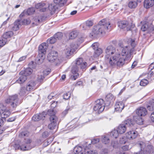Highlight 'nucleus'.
Listing matches in <instances>:
<instances>
[{
	"label": "nucleus",
	"instance_id": "obj_1",
	"mask_svg": "<svg viewBox=\"0 0 154 154\" xmlns=\"http://www.w3.org/2000/svg\"><path fill=\"white\" fill-rule=\"evenodd\" d=\"M112 45L108 46L105 50V60L110 66H116L118 68L122 67L126 61L130 59L131 54L127 47L122 48L121 54Z\"/></svg>",
	"mask_w": 154,
	"mask_h": 154
},
{
	"label": "nucleus",
	"instance_id": "obj_2",
	"mask_svg": "<svg viewBox=\"0 0 154 154\" xmlns=\"http://www.w3.org/2000/svg\"><path fill=\"white\" fill-rule=\"evenodd\" d=\"M110 23L108 20L103 19L99 22L97 25L94 27L91 32V36L95 37L100 34H104L107 30H110Z\"/></svg>",
	"mask_w": 154,
	"mask_h": 154
},
{
	"label": "nucleus",
	"instance_id": "obj_3",
	"mask_svg": "<svg viewBox=\"0 0 154 154\" xmlns=\"http://www.w3.org/2000/svg\"><path fill=\"white\" fill-rule=\"evenodd\" d=\"M48 47V44L46 43H43L39 45L38 48L39 53L35 59L38 63H41L43 61L45 58V54Z\"/></svg>",
	"mask_w": 154,
	"mask_h": 154
},
{
	"label": "nucleus",
	"instance_id": "obj_4",
	"mask_svg": "<svg viewBox=\"0 0 154 154\" xmlns=\"http://www.w3.org/2000/svg\"><path fill=\"white\" fill-rule=\"evenodd\" d=\"M32 70L30 68H27L24 71H21L20 74L21 75L16 82L20 84L23 83L27 79L26 76L30 75L32 73Z\"/></svg>",
	"mask_w": 154,
	"mask_h": 154
},
{
	"label": "nucleus",
	"instance_id": "obj_5",
	"mask_svg": "<svg viewBox=\"0 0 154 154\" xmlns=\"http://www.w3.org/2000/svg\"><path fill=\"white\" fill-rule=\"evenodd\" d=\"M58 55V53L57 51H51L48 54L47 59L50 62H53L55 61L56 64H58L63 60L61 59L57 58Z\"/></svg>",
	"mask_w": 154,
	"mask_h": 154
},
{
	"label": "nucleus",
	"instance_id": "obj_6",
	"mask_svg": "<svg viewBox=\"0 0 154 154\" xmlns=\"http://www.w3.org/2000/svg\"><path fill=\"white\" fill-rule=\"evenodd\" d=\"M24 142L26 143L25 145H22L21 146H19L18 145L15 144L14 146L15 149H20L22 151L28 150L31 149L33 146H30L31 143V140L29 139H24Z\"/></svg>",
	"mask_w": 154,
	"mask_h": 154
},
{
	"label": "nucleus",
	"instance_id": "obj_7",
	"mask_svg": "<svg viewBox=\"0 0 154 154\" xmlns=\"http://www.w3.org/2000/svg\"><path fill=\"white\" fill-rule=\"evenodd\" d=\"M18 96L17 95L15 94L10 96L5 100V102L10 105L12 108H15L18 104Z\"/></svg>",
	"mask_w": 154,
	"mask_h": 154
},
{
	"label": "nucleus",
	"instance_id": "obj_8",
	"mask_svg": "<svg viewBox=\"0 0 154 154\" xmlns=\"http://www.w3.org/2000/svg\"><path fill=\"white\" fill-rule=\"evenodd\" d=\"M96 104L94 109L95 111H97L98 113L102 112L105 108L104 101L102 99H99L95 101ZM106 105V104H105Z\"/></svg>",
	"mask_w": 154,
	"mask_h": 154
},
{
	"label": "nucleus",
	"instance_id": "obj_9",
	"mask_svg": "<svg viewBox=\"0 0 154 154\" xmlns=\"http://www.w3.org/2000/svg\"><path fill=\"white\" fill-rule=\"evenodd\" d=\"M78 47V45H76L74 43H71L70 45L66 46V49L64 50L65 54L67 56L71 55Z\"/></svg>",
	"mask_w": 154,
	"mask_h": 154
},
{
	"label": "nucleus",
	"instance_id": "obj_10",
	"mask_svg": "<svg viewBox=\"0 0 154 154\" xmlns=\"http://www.w3.org/2000/svg\"><path fill=\"white\" fill-rule=\"evenodd\" d=\"M118 26L120 28L123 29L126 28L127 31L131 30L132 28L134 27V25L131 23H129L126 21H121L118 22Z\"/></svg>",
	"mask_w": 154,
	"mask_h": 154
},
{
	"label": "nucleus",
	"instance_id": "obj_11",
	"mask_svg": "<svg viewBox=\"0 0 154 154\" xmlns=\"http://www.w3.org/2000/svg\"><path fill=\"white\" fill-rule=\"evenodd\" d=\"M50 120L51 123L49 124L48 127L50 129L53 130L56 127L58 119L55 115H52L50 117Z\"/></svg>",
	"mask_w": 154,
	"mask_h": 154
},
{
	"label": "nucleus",
	"instance_id": "obj_12",
	"mask_svg": "<svg viewBox=\"0 0 154 154\" xmlns=\"http://www.w3.org/2000/svg\"><path fill=\"white\" fill-rule=\"evenodd\" d=\"M75 63L76 66L82 69H85L87 65V63L86 62L83 61V59L81 58H77L75 60Z\"/></svg>",
	"mask_w": 154,
	"mask_h": 154
},
{
	"label": "nucleus",
	"instance_id": "obj_13",
	"mask_svg": "<svg viewBox=\"0 0 154 154\" xmlns=\"http://www.w3.org/2000/svg\"><path fill=\"white\" fill-rule=\"evenodd\" d=\"M79 125L77 119H75L72 120L68 125H69L68 129L70 131H72Z\"/></svg>",
	"mask_w": 154,
	"mask_h": 154
},
{
	"label": "nucleus",
	"instance_id": "obj_14",
	"mask_svg": "<svg viewBox=\"0 0 154 154\" xmlns=\"http://www.w3.org/2000/svg\"><path fill=\"white\" fill-rule=\"evenodd\" d=\"M137 144L141 148L140 151L137 152H134V154H145L146 151L144 150L146 147L145 143L142 141H139L137 142Z\"/></svg>",
	"mask_w": 154,
	"mask_h": 154
},
{
	"label": "nucleus",
	"instance_id": "obj_15",
	"mask_svg": "<svg viewBox=\"0 0 154 154\" xmlns=\"http://www.w3.org/2000/svg\"><path fill=\"white\" fill-rule=\"evenodd\" d=\"M138 135V132L135 130L130 131L126 134V137L129 140L134 139L136 138Z\"/></svg>",
	"mask_w": 154,
	"mask_h": 154
},
{
	"label": "nucleus",
	"instance_id": "obj_16",
	"mask_svg": "<svg viewBox=\"0 0 154 154\" xmlns=\"http://www.w3.org/2000/svg\"><path fill=\"white\" fill-rule=\"evenodd\" d=\"M136 113L139 116H144L147 114V112L146 108L140 107L136 110Z\"/></svg>",
	"mask_w": 154,
	"mask_h": 154
},
{
	"label": "nucleus",
	"instance_id": "obj_17",
	"mask_svg": "<svg viewBox=\"0 0 154 154\" xmlns=\"http://www.w3.org/2000/svg\"><path fill=\"white\" fill-rule=\"evenodd\" d=\"M141 29L143 32H151L154 30V28L152 25L149 26L148 23H145L141 27Z\"/></svg>",
	"mask_w": 154,
	"mask_h": 154
},
{
	"label": "nucleus",
	"instance_id": "obj_18",
	"mask_svg": "<svg viewBox=\"0 0 154 154\" xmlns=\"http://www.w3.org/2000/svg\"><path fill=\"white\" fill-rule=\"evenodd\" d=\"M46 115V113L45 112H43L39 114H36L34 115L32 117V119L34 121H38L40 119H43Z\"/></svg>",
	"mask_w": 154,
	"mask_h": 154
},
{
	"label": "nucleus",
	"instance_id": "obj_19",
	"mask_svg": "<svg viewBox=\"0 0 154 154\" xmlns=\"http://www.w3.org/2000/svg\"><path fill=\"white\" fill-rule=\"evenodd\" d=\"M48 5H46V4L43 2L39 3L36 4L35 5V7L37 9H40L41 12H45L46 11L47 9Z\"/></svg>",
	"mask_w": 154,
	"mask_h": 154
},
{
	"label": "nucleus",
	"instance_id": "obj_20",
	"mask_svg": "<svg viewBox=\"0 0 154 154\" xmlns=\"http://www.w3.org/2000/svg\"><path fill=\"white\" fill-rule=\"evenodd\" d=\"M125 105L122 102H118L116 103L115 105V111L116 112H120L124 109Z\"/></svg>",
	"mask_w": 154,
	"mask_h": 154
},
{
	"label": "nucleus",
	"instance_id": "obj_21",
	"mask_svg": "<svg viewBox=\"0 0 154 154\" xmlns=\"http://www.w3.org/2000/svg\"><path fill=\"white\" fill-rule=\"evenodd\" d=\"M85 152L86 149L85 148H82L81 146H76L73 149V152L75 154H84Z\"/></svg>",
	"mask_w": 154,
	"mask_h": 154
},
{
	"label": "nucleus",
	"instance_id": "obj_22",
	"mask_svg": "<svg viewBox=\"0 0 154 154\" xmlns=\"http://www.w3.org/2000/svg\"><path fill=\"white\" fill-rule=\"evenodd\" d=\"M154 5V0H145L144 1V6L147 9L152 7Z\"/></svg>",
	"mask_w": 154,
	"mask_h": 154
},
{
	"label": "nucleus",
	"instance_id": "obj_23",
	"mask_svg": "<svg viewBox=\"0 0 154 154\" xmlns=\"http://www.w3.org/2000/svg\"><path fill=\"white\" fill-rule=\"evenodd\" d=\"M127 128L125 124H120L117 128V130L119 134H123L124 133L126 130Z\"/></svg>",
	"mask_w": 154,
	"mask_h": 154
},
{
	"label": "nucleus",
	"instance_id": "obj_24",
	"mask_svg": "<svg viewBox=\"0 0 154 154\" xmlns=\"http://www.w3.org/2000/svg\"><path fill=\"white\" fill-rule=\"evenodd\" d=\"M35 84L34 81H32L28 83L26 86V90L27 91H30L32 90L34 88Z\"/></svg>",
	"mask_w": 154,
	"mask_h": 154
},
{
	"label": "nucleus",
	"instance_id": "obj_25",
	"mask_svg": "<svg viewBox=\"0 0 154 154\" xmlns=\"http://www.w3.org/2000/svg\"><path fill=\"white\" fill-rule=\"evenodd\" d=\"M138 5L137 1L134 0H132L130 1L128 4V6L129 8L133 9L136 8Z\"/></svg>",
	"mask_w": 154,
	"mask_h": 154
},
{
	"label": "nucleus",
	"instance_id": "obj_26",
	"mask_svg": "<svg viewBox=\"0 0 154 154\" xmlns=\"http://www.w3.org/2000/svg\"><path fill=\"white\" fill-rule=\"evenodd\" d=\"M10 115V112L8 110H5L1 113V117L3 118L4 120H5V118L8 117Z\"/></svg>",
	"mask_w": 154,
	"mask_h": 154
},
{
	"label": "nucleus",
	"instance_id": "obj_27",
	"mask_svg": "<svg viewBox=\"0 0 154 154\" xmlns=\"http://www.w3.org/2000/svg\"><path fill=\"white\" fill-rule=\"evenodd\" d=\"M102 52V50L100 48H98L94 50L93 56L94 57H97L101 54Z\"/></svg>",
	"mask_w": 154,
	"mask_h": 154
},
{
	"label": "nucleus",
	"instance_id": "obj_28",
	"mask_svg": "<svg viewBox=\"0 0 154 154\" xmlns=\"http://www.w3.org/2000/svg\"><path fill=\"white\" fill-rule=\"evenodd\" d=\"M139 116L134 117V119L135 121L139 125H142L143 124V120Z\"/></svg>",
	"mask_w": 154,
	"mask_h": 154
},
{
	"label": "nucleus",
	"instance_id": "obj_29",
	"mask_svg": "<svg viewBox=\"0 0 154 154\" xmlns=\"http://www.w3.org/2000/svg\"><path fill=\"white\" fill-rule=\"evenodd\" d=\"M113 97V95L111 94H108L106 96V100L107 101V104L109 105L110 103V101L112 100Z\"/></svg>",
	"mask_w": 154,
	"mask_h": 154
},
{
	"label": "nucleus",
	"instance_id": "obj_30",
	"mask_svg": "<svg viewBox=\"0 0 154 154\" xmlns=\"http://www.w3.org/2000/svg\"><path fill=\"white\" fill-rule=\"evenodd\" d=\"M78 35V32L77 31H73L69 33V37L70 39H74Z\"/></svg>",
	"mask_w": 154,
	"mask_h": 154
},
{
	"label": "nucleus",
	"instance_id": "obj_31",
	"mask_svg": "<svg viewBox=\"0 0 154 154\" xmlns=\"http://www.w3.org/2000/svg\"><path fill=\"white\" fill-rule=\"evenodd\" d=\"M13 35V33L12 31H9L5 33L3 35V37L7 39L8 38H10Z\"/></svg>",
	"mask_w": 154,
	"mask_h": 154
},
{
	"label": "nucleus",
	"instance_id": "obj_32",
	"mask_svg": "<svg viewBox=\"0 0 154 154\" xmlns=\"http://www.w3.org/2000/svg\"><path fill=\"white\" fill-rule=\"evenodd\" d=\"M54 2L60 6H62L66 3V0H54Z\"/></svg>",
	"mask_w": 154,
	"mask_h": 154
},
{
	"label": "nucleus",
	"instance_id": "obj_33",
	"mask_svg": "<svg viewBox=\"0 0 154 154\" xmlns=\"http://www.w3.org/2000/svg\"><path fill=\"white\" fill-rule=\"evenodd\" d=\"M147 107V109L150 111L154 110V102L153 100L150 101Z\"/></svg>",
	"mask_w": 154,
	"mask_h": 154
},
{
	"label": "nucleus",
	"instance_id": "obj_34",
	"mask_svg": "<svg viewBox=\"0 0 154 154\" xmlns=\"http://www.w3.org/2000/svg\"><path fill=\"white\" fill-rule=\"evenodd\" d=\"M119 134V132L117 130H114L111 132L110 136L111 137L116 138L118 136Z\"/></svg>",
	"mask_w": 154,
	"mask_h": 154
},
{
	"label": "nucleus",
	"instance_id": "obj_35",
	"mask_svg": "<svg viewBox=\"0 0 154 154\" xmlns=\"http://www.w3.org/2000/svg\"><path fill=\"white\" fill-rule=\"evenodd\" d=\"M123 123V124H125L127 128V127H129L133 125V121L131 119H128L125 120Z\"/></svg>",
	"mask_w": 154,
	"mask_h": 154
},
{
	"label": "nucleus",
	"instance_id": "obj_36",
	"mask_svg": "<svg viewBox=\"0 0 154 154\" xmlns=\"http://www.w3.org/2000/svg\"><path fill=\"white\" fill-rule=\"evenodd\" d=\"M48 8L50 14H53L55 11L54 5L52 4H50L48 5Z\"/></svg>",
	"mask_w": 154,
	"mask_h": 154
},
{
	"label": "nucleus",
	"instance_id": "obj_37",
	"mask_svg": "<svg viewBox=\"0 0 154 154\" xmlns=\"http://www.w3.org/2000/svg\"><path fill=\"white\" fill-rule=\"evenodd\" d=\"M29 135V133L27 131H25L21 132L19 134V136L21 138L27 137Z\"/></svg>",
	"mask_w": 154,
	"mask_h": 154
},
{
	"label": "nucleus",
	"instance_id": "obj_38",
	"mask_svg": "<svg viewBox=\"0 0 154 154\" xmlns=\"http://www.w3.org/2000/svg\"><path fill=\"white\" fill-rule=\"evenodd\" d=\"M38 81L40 82H42L45 76L42 72L38 73Z\"/></svg>",
	"mask_w": 154,
	"mask_h": 154
},
{
	"label": "nucleus",
	"instance_id": "obj_39",
	"mask_svg": "<svg viewBox=\"0 0 154 154\" xmlns=\"http://www.w3.org/2000/svg\"><path fill=\"white\" fill-rule=\"evenodd\" d=\"M97 152L96 150H89L88 149H86V152L84 153V154H97Z\"/></svg>",
	"mask_w": 154,
	"mask_h": 154
},
{
	"label": "nucleus",
	"instance_id": "obj_40",
	"mask_svg": "<svg viewBox=\"0 0 154 154\" xmlns=\"http://www.w3.org/2000/svg\"><path fill=\"white\" fill-rule=\"evenodd\" d=\"M8 40L3 37L0 39V45L1 47H3L7 42Z\"/></svg>",
	"mask_w": 154,
	"mask_h": 154
},
{
	"label": "nucleus",
	"instance_id": "obj_41",
	"mask_svg": "<svg viewBox=\"0 0 154 154\" xmlns=\"http://www.w3.org/2000/svg\"><path fill=\"white\" fill-rule=\"evenodd\" d=\"M54 36L57 40L61 38L63 36V34L61 32H58L54 34Z\"/></svg>",
	"mask_w": 154,
	"mask_h": 154
},
{
	"label": "nucleus",
	"instance_id": "obj_42",
	"mask_svg": "<svg viewBox=\"0 0 154 154\" xmlns=\"http://www.w3.org/2000/svg\"><path fill=\"white\" fill-rule=\"evenodd\" d=\"M154 73L153 71H150L148 74L147 78L148 79L150 80H154V78L153 77Z\"/></svg>",
	"mask_w": 154,
	"mask_h": 154
},
{
	"label": "nucleus",
	"instance_id": "obj_43",
	"mask_svg": "<svg viewBox=\"0 0 154 154\" xmlns=\"http://www.w3.org/2000/svg\"><path fill=\"white\" fill-rule=\"evenodd\" d=\"M79 68V67L76 65L73 66L71 70L72 73L74 74L78 73V71Z\"/></svg>",
	"mask_w": 154,
	"mask_h": 154
},
{
	"label": "nucleus",
	"instance_id": "obj_44",
	"mask_svg": "<svg viewBox=\"0 0 154 154\" xmlns=\"http://www.w3.org/2000/svg\"><path fill=\"white\" fill-rule=\"evenodd\" d=\"M57 41V40L54 36L53 37H51L48 39L47 40V42L48 43H49L51 44H52L55 42Z\"/></svg>",
	"mask_w": 154,
	"mask_h": 154
},
{
	"label": "nucleus",
	"instance_id": "obj_45",
	"mask_svg": "<svg viewBox=\"0 0 154 154\" xmlns=\"http://www.w3.org/2000/svg\"><path fill=\"white\" fill-rule=\"evenodd\" d=\"M148 83V81L146 79H143L140 82V85L141 86H145Z\"/></svg>",
	"mask_w": 154,
	"mask_h": 154
},
{
	"label": "nucleus",
	"instance_id": "obj_46",
	"mask_svg": "<svg viewBox=\"0 0 154 154\" xmlns=\"http://www.w3.org/2000/svg\"><path fill=\"white\" fill-rule=\"evenodd\" d=\"M35 10L34 8H29L26 11V14L28 15H30L34 13Z\"/></svg>",
	"mask_w": 154,
	"mask_h": 154
},
{
	"label": "nucleus",
	"instance_id": "obj_47",
	"mask_svg": "<svg viewBox=\"0 0 154 154\" xmlns=\"http://www.w3.org/2000/svg\"><path fill=\"white\" fill-rule=\"evenodd\" d=\"M51 148L52 149L54 148V152L55 153L59 152L60 150V148L58 145L56 146L55 147H54V146H52Z\"/></svg>",
	"mask_w": 154,
	"mask_h": 154
},
{
	"label": "nucleus",
	"instance_id": "obj_48",
	"mask_svg": "<svg viewBox=\"0 0 154 154\" xmlns=\"http://www.w3.org/2000/svg\"><path fill=\"white\" fill-rule=\"evenodd\" d=\"M72 74V75L70 77V79L72 80H75L79 76V74L78 73H76Z\"/></svg>",
	"mask_w": 154,
	"mask_h": 154
},
{
	"label": "nucleus",
	"instance_id": "obj_49",
	"mask_svg": "<svg viewBox=\"0 0 154 154\" xmlns=\"http://www.w3.org/2000/svg\"><path fill=\"white\" fill-rule=\"evenodd\" d=\"M102 141L104 144H106L109 142V140L108 137H104L102 138Z\"/></svg>",
	"mask_w": 154,
	"mask_h": 154
},
{
	"label": "nucleus",
	"instance_id": "obj_50",
	"mask_svg": "<svg viewBox=\"0 0 154 154\" xmlns=\"http://www.w3.org/2000/svg\"><path fill=\"white\" fill-rule=\"evenodd\" d=\"M51 72V69H48L44 70L42 72L43 75L45 76H47Z\"/></svg>",
	"mask_w": 154,
	"mask_h": 154
},
{
	"label": "nucleus",
	"instance_id": "obj_51",
	"mask_svg": "<svg viewBox=\"0 0 154 154\" xmlns=\"http://www.w3.org/2000/svg\"><path fill=\"white\" fill-rule=\"evenodd\" d=\"M127 141L126 137H122L120 139L119 143L121 144H124Z\"/></svg>",
	"mask_w": 154,
	"mask_h": 154
},
{
	"label": "nucleus",
	"instance_id": "obj_52",
	"mask_svg": "<svg viewBox=\"0 0 154 154\" xmlns=\"http://www.w3.org/2000/svg\"><path fill=\"white\" fill-rule=\"evenodd\" d=\"M70 95L69 92L66 93L63 95V98L65 100H67L70 97Z\"/></svg>",
	"mask_w": 154,
	"mask_h": 154
},
{
	"label": "nucleus",
	"instance_id": "obj_53",
	"mask_svg": "<svg viewBox=\"0 0 154 154\" xmlns=\"http://www.w3.org/2000/svg\"><path fill=\"white\" fill-rule=\"evenodd\" d=\"M27 91L26 90L25 88H22L21 89L19 94L20 95H23L26 94V91Z\"/></svg>",
	"mask_w": 154,
	"mask_h": 154
},
{
	"label": "nucleus",
	"instance_id": "obj_54",
	"mask_svg": "<svg viewBox=\"0 0 154 154\" xmlns=\"http://www.w3.org/2000/svg\"><path fill=\"white\" fill-rule=\"evenodd\" d=\"M84 38L83 37H81V38H79L77 40V42L76 44V45H78V47L79 46V44L81 43H82L84 41Z\"/></svg>",
	"mask_w": 154,
	"mask_h": 154
},
{
	"label": "nucleus",
	"instance_id": "obj_55",
	"mask_svg": "<svg viewBox=\"0 0 154 154\" xmlns=\"http://www.w3.org/2000/svg\"><path fill=\"white\" fill-rule=\"evenodd\" d=\"M23 24L24 25L29 24L30 23V20L29 19H25L23 21Z\"/></svg>",
	"mask_w": 154,
	"mask_h": 154
},
{
	"label": "nucleus",
	"instance_id": "obj_56",
	"mask_svg": "<svg viewBox=\"0 0 154 154\" xmlns=\"http://www.w3.org/2000/svg\"><path fill=\"white\" fill-rule=\"evenodd\" d=\"M98 44L97 43H94L92 45L91 47L94 50L99 48H98Z\"/></svg>",
	"mask_w": 154,
	"mask_h": 154
},
{
	"label": "nucleus",
	"instance_id": "obj_57",
	"mask_svg": "<svg viewBox=\"0 0 154 154\" xmlns=\"http://www.w3.org/2000/svg\"><path fill=\"white\" fill-rule=\"evenodd\" d=\"M100 140L98 138H94L91 140V143L93 144H95L99 142Z\"/></svg>",
	"mask_w": 154,
	"mask_h": 154
},
{
	"label": "nucleus",
	"instance_id": "obj_58",
	"mask_svg": "<svg viewBox=\"0 0 154 154\" xmlns=\"http://www.w3.org/2000/svg\"><path fill=\"white\" fill-rule=\"evenodd\" d=\"M47 114L50 115V116L52 115H54V112L52 109H49L47 112Z\"/></svg>",
	"mask_w": 154,
	"mask_h": 154
},
{
	"label": "nucleus",
	"instance_id": "obj_59",
	"mask_svg": "<svg viewBox=\"0 0 154 154\" xmlns=\"http://www.w3.org/2000/svg\"><path fill=\"white\" fill-rule=\"evenodd\" d=\"M130 41L131 42V46L133 48H134L136 45V44L135 42V40L134 39H130Z\"/></svg>",
	"mask_w": 154,
	"mask_h": 154
},
{
	"label": "nucleus",
	"instance_id": "obj_60",
	"mask_svg": "<svg viewBox=\"0 0 154 154\" xmlns=\"http://www.w3.org/2000/svg\"><path fill=\"white\" fill-rule=\"evenodd\" d=\"M86 25L87 26L90 27L93 25V23L91 21H87L86 22Z\"/></svg>",
	"mask_w": 154,
	"mask_h": 154
},
{
	"label": "nucleus",
	"instance_id": "obj_61",
	"mask_svg": "<svg viewBox=\"0 0 154 154\" xmlns=\"http://www.w3.org/2000/svg\"><path fill=\"white\" fill-rule=\"evenodd\" d=\"M49 133L48 131L44 132L42 134V136L44 138H46L48 136Z\"/></svg>",
	"mask_w": 154,
	"mask_h": 154
},
{
	"label": "nucleus",
	"instance_id": "obj_62",
	"mask_svg": "<svg viewBox=\"0 0 154 154\" xmlns=\"http://www.w3.org/2000/svg\"><path fill=\"white\" fill-rule=\"evenodd\" d=\"M57 102L54 101L51 104V106L52 108H54L57 105Z\"/></svg>",
	"mask_w": 154,
	"mask_h": 154
},
{
	"label": "nucleus",
	"instance_id": "obj_63",
	"mask_svg": "<svg viewBox=\"0 0 154 154\" xmlns=\"http://www.w3.org/2000/svg\"><path fill=\"white\" fill-rule=\"evenodd\" d=\"M150 119L151 121L154 122V111L152 112L151 115Z\"/></svg>",
	"mask_w": 154,
	"mask_h": 154
},
{
	"label": "nucleus",
	"instance_id": "obj_64",
	"mask_svg": "<svg viewBox=\"0 0 154 154\" xmlns=\"http://www.w3.org/2000/svg\"><path fill=\"white\" fill-rule=\"evenodd\" d=\"M122 149L126 151L129 149V146L127 145H125L122 147Z\"/></svg>",
	"mask_w": 154,
	"mask_h": 154
}]
</instances>
